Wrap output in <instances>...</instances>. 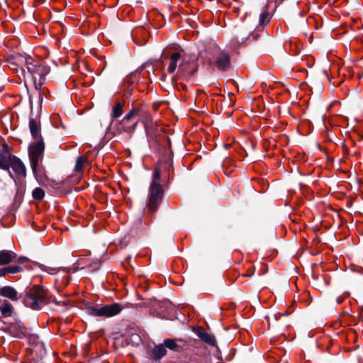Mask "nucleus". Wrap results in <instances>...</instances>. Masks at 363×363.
<instances>
[{
	"mask_svg": "<svg viewBox=\"0 0 363 363\" xmlns=\"http://www.w3.org/2000/svg\"><path fill=\"white\" fill-rule=\"evenodd\" d=\"M167 71L169 74L175 72L176 79H187L197 70V65L191 57L182 52H174L167 58Z\"/></svg>",
	"mask_w": 363,
	"mask_h": 363,
	"instance_id": "f257e3e1",
	"label": "nucleus"
},
{
	"mask_svg": "<svg viewBox=\"0 0 363 363\" xmlns=\"http://www.w3.org/2000/svg\"><path fill=\"white\" fill-rule=\"evenodd\" d=\"M16 63L21 67H26L28 72L24 78H30L36 89L41 87L42 80L49 73V67L43 65L40 60H35L30 56L19 55L15 58Z\"/></svg>",
	"mask_w": 363,
	"mask_h": 363,
	"instance_id": "f03ea898",
	"label": "nucleus"
},
{
	"mask_svg": "<svg viewBox=\"0 0 363 363\" xmlns=\"http://www.w3.org/2000/svg\"><path fill=\"white\" fill-rule=\"evenodd\" d=\"M45 302V291L39 286L32 287L24 299V304L33 309L40 308Z\"/></svg>",
	"mask_w": 363,
	"mask_h": 363,
	"instance_id": "7ed1b4c3",
	"label": "nucleus"
},
{
	"mask_svg": "<svg viewBox=\"0 0 363 363\" xmlns=\"http://www.w3.org/2000/svg\"><path fill=\"white\" fill-rule=\"evenodd\" d=\"M44 150L45 145L42 139L38 140L29 146V160L32 171L35 174L37 173L40 162L43 160Z\"/></svg>",
	"mask_w": 363,
	"mask_h": 363,
	"instance_id": "20e7f679",
	"label": "nucleus"
},
{
	"mask_svg": "<svg viewBox=\"0 0 363 363\" xmlns=\"http://www.w3.org/2000/svg\"><path fill=\"white\" fill-rule=\"evenodd\" d=\"M124 308L122 304L114 303L103 306L91 307L89 308V313L96 317L110 318L118 315Z\"/></svg>",
	"mask_w": 363,
	"mask_h": 363,
	"instance_id": "39448f33",
	"label": "nucleus"
},
{
	"mask_svg": "<svg viewBox=\"0 0 363 363\" xmlns=\"http://www.w3.org/2000/svg\"><path fill=\"white\" fill-rule=\"evenodd\" d=\"M140 113H143L144 115H147L148 118H150V113L145 108L143 105H140L133 107L123 118L121 121V125L123 126L121 129H120L121 132H125L128 134H132L138 125V122H135L131 125H126V123L131 120L133 117L139 116Z\"/></svg>",
	"mask_w": 363,
	"mask_h": 363,
	"instance_id": "423d86ee",
	"label": "nucleus"
},
{
	"mask_svg": "<svg viewBox=\"0 0 363 363\" xmlns=\"http://www.w3.org/2000/svg\"><path fill=\"white\" fill-rule=\"evenodd\" d=\"M164 195V189L161 184H151L149 188V194L147 207L151 212H155L161 203Z\"/></svg>",
	"mask_w": 363,
	"mask_h": 363,
	"instance_id": "0eeeda50",
	"label": "nucleus"
},
{
	"mask_svg": "<svg viewBox=\"0 0 363 363\" xmlns=\"http://www.w3.org/2000/svg\"><path fill=\"white\" fill-rule=\"evenodd\" d=\"M213 59L215 65L219 71L225 72L230 68V57L228 52L221 50L215 46Z\"/></svg>",
	"mask_w": 363,
	"mask_h": 363,
	"instance_id": "6e6552de",
	"label": "nucleus"
},
{
	"mask_svg": "<svg viewBox=\"0 0 363 363\" xmlns=\"http://www.w3.org/2000/svg\"><path fill=\"white\" fill-rule=\"evenodd\" d=\"M277 0H268L264 11L260 13L259 18V26H265L270 22L272 13L277 8Z\"/></svg>",
	"mask_w": 363,
	"mask_h": 363,
	"instance_id": "1a4fd4ad",
	"label": "nucleus"
},
{
	"mask_svg": "<svg viewBox=\"0 0 363 363\" xmlns=\"http://www.w3.org/2000/svg\"><path fill=\"white\" fill-rule=\"evenodd\" d=\"M12 160L10 163V168L12 169L13 172L15 173L16 177H26V167L21 160L14 155L12 157Z\"/></svg>",
	"mask_w": 363,
	"mask_h": 363,
	"instance_id": "9d476101",
	"label": "nucleus"
},
{
	"mask_svg": "<svg viewBox=\"0 0 363 363\" xmlns=\"http://www.w3.org/2000/svg\"><path fill=\"white\" fill-rule=\"evenodd\" d=\"M6 331L14 337L22 338L26 335V329L20 323L10 324Z\"/></svg>",
	"mask_w": 363,
	"mask_h": 363,
	"instance_id": "9b49d317",
	"label": "nucleus"
},
{
	"mask_svg": "<svg viewBox=\"0 0 363 363\" xmlns=\"http://www.w3.org/2000/svg\"><path fill=\"white\" fill-rule=\"evenodd\" d=\"M170 303L169 302H161L157 301H152L151 302V307L154 309V313L160 316L164 317L167 308L170 307Z\"/></svg>",
	"mask_w": 363,
	"mask_h": 363,
	"instance_id": "f8f14e48",
	"label": "nucleus"
},
{
	"mask_svg": "<svg viewBox=\"0 0 363 363\" xmlns=\"http://www.w3.org/2000/svg\"><path fill=\"white\" fill-rule=\"evenodd\" d=\"M14 155H11L9 152H0V168L4 170H7L9 172L11 177H13L11 172L9 171L10 163L13 160Z\"/></svg>",
	"mask_w": 363,
	"mask_h": 363,
	"instance_id": "ddd939ff",
	"label": "nucleus"
},
{
	"mask_svg": "<svg viewBox=\"0 0 363 363\" xmlns=\"http://www.w3.org/2000/svg\"><path fill=\"white\" fill-rule=\"evenodd\" d=\"M196 333L203 342L209 345L214 346L216 345V340L214 335L208 333L204 328H199Z\"/></svg>",
	"mask_w": 363,
	"mask_h": 363,
	"instance_id": "4468645a",
	"label": "nucleus"
},
{
	"mask_svg": "<svg viewBox=\"0 0 363 363\" xmlns=\"http://www.w3.org/2000/svg\"><path fill=\"white\" fill-rule=\"evenodd\" d=\"M0 296L8 298L11 301H17L18 299V292L14 288L10 286L1 287Z\"/></svg>",
	"mask_w": 363,
	"mask_h": 363,
	"instance_id": "2eb2a0df",
	"label": "nucleus"
},
{
	"mask_svg": "<svg viewBox=\"0 0 363 363\" xmlns=\"http://www.w3.org/2000/svg\"><path fill=\"white\" fill-rule=\"evenodd\" d=\"M252 30H245L244 28H240L236 30L234 40L238 44L244 43L247 39L250 36Z\"/></svg>",
	"mask_w": 363,
	"mask_h": 363,
	"instance_id": "dca6fc26",
	"label": "nucleus"
},
{
	"mask_svg": "<svg viewBox=\"0 0 363 363\" xmlns=\"http://www.w3.org/2000/svg\"><path fill=\"white\" fill-rule=\"evenodd\" d=\"M16 258V255L10 250H1L0 252V265H6L11 263Z\"/></svg>",
	"mask_w": 363,
	"mask_h": 363,
	"instance_id": "f3484780",
	"label": "nucleus"
},
{
	"mask_svg": "<svg viewBox=\"0 0 363 363\" xmlns=\"http://www.w3.org/2000/svg\"><path fill=\"white\" fill-rule=\"evenodd\" d=\"M62 272L64 274V276L60 279L57 278L55 279V284L58 286L59 289H63L67 286L70 281V275L69 270L67 268L62 269Z\"/></svg>",
	"mask_w": 363,
	"mask_h": 363,
	"instance_id": "a211bd4d",
	"label": "nucleus"
},
{
	"mask_svg": "<svg viewBox=\"0 0 363 363\" xmlns=\"http://www.w3.org/2000/svg\"><path fill=\"white\" fill-rule=\"evenodd\" d=\"M29 128L30 133L34 139L38 140L42 139L40 138V124L33 118L29 121Z\"/></svg>",
	"mask_w": 363,
	"mask_h": 363,
	"instance_id": "6ab92c4d",
	"label": "nucleus"
},
{
	"mask_svg": "<svg viewBox=\"0 0 363 363\" xmlns=\"http://www.w3.org/2000/svg\"><path fill=\"white\" fill-rule=\"evenodd\" d=\"M23 271L19 266H9L0 269V277H4L7 274H16Z\"/></svg>",
	"mask_w": 363,
	"mask_h": 363,
	"instance_id": "aec40b11",
	"label": "nucleus"
},
{
	"mask_svg": "<svg viewBox=\"0 0 363 363\" xmlns=\"http://www.w3.org/2000/svg\"><path fill=\"white\" fill-rule=\"evenodd\" d=\"M167 354V350L164 345H156L153 350L154 358L160 359Z\"/></svg>",
	"mask_w": 363,
	"mask_h": 363,
	"instance_id": "412c9836",
	"label": "nucleus"
},
{
	"mask_svg": "<svg viewBox=\"0 0 363 363\" xmlns=\"http://www.w3.org/2000/svg\"><path fill=\"white\" fill-rule=\"evenodd\" d=\"M0 311L3 316L9 317L11 315L13 307L11 303L5 302L0 306Z\"/></svg>",
	"mask_w": 363,
	"mask_h": 363,
	"instance_id": "4be33fe9",
	"label": "nucleus"
},
{
	"mask_svg": "<svg viewBox=\"0 0 363 363\" xmlns=\"http://www.w3.org/2000/svg\"><path fill=\"white\" fill-rule=\"evenodd\" d=\"M123 105L121 102H117L113 108V113L111 117L113 119L119 118L123 114Z\"/></svg>",
	"mask_w": 363,
	"mask_h": 363,
	"instance_id": "5701e85b",
	"label": "nucleus"
},
{
	"mask_svg": "<svg viewBox=\"0 0 363 363\" xmlns=\"http://www.w3.org/2000/svg\"><path fill=\"white\" fill-rule=\"evenodd\" d=\"M87 163V158L85 156H79L76 162L75 170L77 172H81L85 164Z\"/></svg>",
	"mask_w": 363,
	"mask_h": 363,
	"instance_id": "b1692460",
	"label": "nucleus"
},
{
	"mask_svg": "<svg viewBox=\"0 0 363 363\" xmlns=\"http://www.w3.org/2000/svg\"><path fill=\"white\" fill-rule=\"evenodd\" d=\"M164 345L165 348L167 347L169 350L174 351H178L179 347V345L177 344L176 341L172 339H166L164 341Z\"/></svg>",
	"mask_w": 363,
	"mask_h": 363,
	"instance_id": "393cba45",
	"label": "nucleus"
},
{
	"mask_svg": "<svg viewBox=\"0 0 363 363\" xmlns=\"http://www.w3.org/2000/svg\"><path fill=\"white\" fill-rule=\"evenodd\" d=\"M32 196L35 200H42L45 196V191L42 188L37 187L33 189Z\"/></svg>",
	"mask_w": 363,
	"mask_h": 363,
	"instance_id": "a878e982",
	"label": "nucleus"
},
{
	"mask_svg": "<svg viewBox=\"0 0 363 363\" xmlns=\"http://www.w3.org/2000/svg\"><path fill=\"white\" fill-rule=\"evenodd\" d=\"M141 117L142 123H143L146 130L150 132V125L152 123V118L150 115V118L147 116V115H144L143 113H140L139 115Z\"/></svg>",
	"mask_w": 363,
	"mask_h": 363,
	"instance_id": "bb28decb",
	"label": "nucleus"
},
{
	"mask_svg": "<svg viewBox=\"0 0 363 363\" xmlns=\"http://www.w3.org/2000/svg\"><path fill=\"white\" fill-rule=\"evenodd\" d=\"M63 268L64 267L57 268V267H49V266H43L42 269L46 272H48V274H55L58 273L59 272L62 271V269H63Z\"/></svg>",
	"mask_w": 363,
	"mask_h": 363,
	"instance_id": "cd10ccee",
	"label": "nucleus"
},
{
	"mask_svg": "<svg viewBox=\"0 0 363 363\" xmlns=\"http://www.w3.org/2000/svg\"><path fill=\"white\" fill-rule=\"evenodd\" d=\"M161 174H160V169L157 167L154 171L153 176H152V181L151 184H160L159 183V181L160 179Z\"/></svg>",
	"mask_w": 363,
	"mask_h": 363,
	"instance_id": "c85d7f7f",
	"label": "nucleus"
},
{
	"mask_svg": "<svg viewBox=\"0 0 363 363\" xmlns=\"http://www.w3.org/2000/svg\"><path fill=\"white\" fill-rule=\"evenodd\" d=\"M349 296H350V294H349V293H347V292L344 293L343 294H342L341 296H339L336 298V303H337V304H340V303H342L344 301V300H345V298H347Z\"/></svg>",
	"mask_w": 363,
	"mask_h": 363,
	"instance_id": "c756f323",
	"label": "nucleus"
},
{
	"mask_svg": "<svg viewBox=\"0 0 363 363\" xmlns=\"http://www.w3.org/2000/svg\"><path fill=\"white\" fill-rule=\"evenodd\" d=\"M28 261V259L26 257H20L17 260L18 264H23Z\"/></svg>",
	"mask_w": 363,
	"mask_h": 363,
	"instance_id": "7c9ffc66",
	"label": "nucleus"
},
{
	"mask_svg": "<svg viewBox=\"0 0 363 363\" xmlns=\"http://www.w3.org/2000/svg\"><path fill=\"white\" fill-rule=\"evenodd\" d=\"M280 315H281L279 314V316H280ZM274 316H275L276 320H279L278 315L276 314V315H274Z\"/></svg>",
	"mask_w": 363,
	"mask_h": 363,
	"instance_id": "2f4dec72",
	"label": "nucleus"
},
{
	"mask_svg": "<svg viewBox=\"0 0 363 363\" xmlns=\"http://www.w3.org/2000/svg\"><path fill=\"white\" fill-rule=\"evenodd\" d=\"M252 37L253 38L254 40H256L257 39V37L255 35H252Z\"/></svg>",
	"mask_w": 363,
	"mask_h": 363,
	"instance_id": "473e14b6",
	"label": "nucleus"
},
{
	"mask_svg": "<svg viewBox=\"0 0 363 363\" xmlns=\"http://www.w3.org/2000/svg\"><path fill=\"white\" fill-rule=\"evenodd\" d=\"M281 1H283L284 0H280Z\"/></svg>",
	"mask_w": 363,
	"mask_h": 363,
	"instance_id": "72a5a7b5",
	"label": "nucleus"
}]
</instances>
